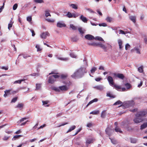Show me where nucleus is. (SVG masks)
<instances>
[{"label": "nucleus", "mask_w": 147, "mask_h": 147, "mask_svg": "<svg viewBox=\"0 0 147 147\" xmlns=\"http://www.w3.org/2000/svg\"><path fill=\"white\" fill-rule=\"evenodd\" d=\"M87 70L84 67H81L77 69L71 75L73 78H81L84 76L85 73L87 72Z\"/></svg>", "instance_id": "1"}, {"label": "nucleus", "mask_w": 147, "mask_h": 147, "mask_svg": "<svg viewBox=\"0 0 147 147\" xmlns=\"http://www.w3.org/2000/svg\"><path fill=\"white\" fill-rule=\"evenodd\" d=\"M147 113L146 111H142L138 113L136 115V117L134 119V122L137 123L142 122L143 120V117Z\"/></svg>", "instance_id": "2"}, {"label": "nucleus", "mask_w": 147, "mask_h": 147, "mask_svg": "<svg viewBox=\"0 0 147 147\" xmlns=\"http://www.w3.org/2000/svg\"><path fill=\"white\" fill-rule=\"evenodd\" d=\"M69 88L66 85L59 86L58 88L54 87L53 89L56 92H60L61 91H67Z\"/></svg>", "instance_id": "3"}, {"label": "nucleus", "mask_w": 147, "mask_h": 147, "mask_svg": "<svg viewBox=\"0 0 147 147\" xmlns=\"http://www.w3.org/2000/svg\"><path fill=\"white\" fill-rule=\"evenodd\" d=\"M107 80L110 85L111 86L114 85L115 84L114 80L112 77L111 76H108L107 78Z\"/></svg>", "instance_id": "4"}, {"label": "nucleus", "mask_w": 147, "mask_h": 147, "mask_svg": "<svg viewBox=\"0 0 147 147\" xmlns=\"http://www.w3.org/2000/svg\"><path fill=\"white\" fill-rule=\"evenodd\" d=\"M111 130L112 129L111 127H107L105 130L106 134L108 135L109 136H110L111 134Z\"/></svg>", "instance_id": "5"}, {"label": "nucleus", "mask_w": 147, "mask_h": 147, "mask_svg": "<svg viewBox=\"0 0 147 147\" xmlns=\"http://www.w3.org/2000/svg\"><path fill=\"white\" fill-rule=\"evenodd\" d=\"M11 89L5 90L4 91L5 94L3 95L4 97H6L7 96H8L9 95H11Z\"/></svg>", "instance_id": "6"}, {"label": "nucleus", "mask_w": 147, "mask_h": 147, "mask_svg": "<svg viewBox=\"0 0 147 147\" xmlns=\"http://www.w3.org/2000/svg\"><path fill=\"white\" fill-rule=\"evenodd\" d=\"M85 38L86 39L89 40H93L94 39V37L93 36L89 34L86 35Z\"/></svg>", "instance_id": "7"}, {"label": "nucleus", "mask_w": 147, "mask_h": 147, "mask_svg": "<svg viewBox=\"0 0 147 147\" xmlns=\"http://www.w3.org/2000/svg\"><path fill=\"white\" fill-rule=\"evenodd\" d=\"M49 36V34L47 32L42 33L40 35L42 38L45 39L47 36Z\"/></svg>", "instance_id": "8"}, {"label": "nucleus", "mask_w": 147, "mask_h": 147, "mask_svg": "<svg viewBox=\"0 0 147 147\" xmlns=\"http://www.w3.org/2000/svg\"><path fill=\"white\" fill-rule=\"evenodd\" d=\"M98 46L102 49L105 52H107V47L101 42L98 43Z\"/></svg>", "instance_id": "9"}, {"label": "nucleus", "mask_w": 147, "mask_h": 147, "mask_svg": "<svg viewBox=\"0 0 147 147\" xmlns=\"http://www.w3.org/2000/svg\"><path fill=\"white\" fill-rule=\"evenodd\" d=\"M55 81V79L53 76H50L49 78L48 82L49 83L52 84H53Z\"/></svg>", "instance_id": "10"}, {"label": "nucleus", "mask_w": 147, "mask_h": 147, "mask_svg": "<svg viewBox=\"0 0 147 147\" xmlns=\"http://www.w3.org/2000/svg\"><path fill=\"white\" fill-rule=\"evenodd\" d=\"M114 75L116 76L119 79L123 80V79L124 76L123 74H116L115 73L114 74Z\"/></svg>", "instance_id": "11"}, {"label": "nucleus", "mask_w": 147, "mask_h": 147, "mask_svg": "<svg viewBox=\"0 0 147 147\" xmlns=\"http://www.w3.org/2000/svg\"><path fill=\"white\" fill-rule=\"evenodd\" d=\"M57 26L58 27L62 28L63 27H65L66 25L64 23H62L60 22H59L57 23Z\"/></svg>", "instance_id": "12"}, {"label": "nucleus", "mask_w": 147, "mask_h": 147, "mask_svg": "<svg viewBox=\"0 0 147 147\" xmlns=\"http://www.w3.org/2000/svg\"><path fill=\"white\" fill-rule=\"evenodd\" d=\"M112 86L115 89L118 91H121V87L120 86L117 85L116 84H114V85H113Z\"/></svg>", "instance_id": "13"}, {"label": "nucleus", "mask_w": 147, "mask_h": 147, "mask_svg": "<svg viewBox=\"0 0 147 147\" xmlns=\"http://www.w3.org/2000/svg\"><path fill=\"white\" fill-rule=\"evenodd\" d=\"M94 88L96 90L102 91L103 89V86L101 85L96 86Z\"/></svg>", "instance_id": "14"}, {"label": "nucleus", "mask_w": 147, "mask_h": 147, "mask_svg": "<svg viewBox=\"0 0 147 147\" xmlns=\"http://www.w3.org/2000/svg\"><path fill=\"white\" fill-rule=\"evenodd\" d=\"M80 18L83 22L85 23L87 22L88 20L86 17H84L83 15H81Z\"/></svg>", "instance_id": "15"}, {"label": "nucleus", "mask_w": 147, "mask_h": 147, "mask_svg": "<svg viewBox=\"0 0 147 147\" xmlns=\"http://www.w3.org/2000/svg\"><path fill=\"white\" fill-rule=\"evenodd\" d=\"M130 139L131 143L133 144L136 143L137 142L138 140L136 138H130Z\"/></svg>", "instance_id": "16"}, {"label": "nucleus", "mask_w": 147, "mask_h": 147, "mask_svg": "<svg viewBox=\"0 0 147 147\" xmlns=\"http://www.w3.org/2000/svg\"><path fill=\"white\" fill-rule=\"evenodd\" d=\"M130 19L134 23L136 22V17L135 16H131L129 17Z\"/></svg>", "instance_id": "17"}, {"label": "nucleus", "mask_w": 147, "mask_h": 147, "mask_svg": "<svg viewBox=\"0 0 147 147\" xmlns=\"http://www.w3.org/2000/svg\"><path fill=\"white\" fill-rule=\"evenodd\" d=\"M98 101V99L96 98H94L93 100L90 101V102H89L88 103L87 105L86 106V107H87L89 105H90L92 103H93L94 102H96Z\"/></svg>", "instance_id": "18"}, {"label": "nucleus", "mask_w": 147, "mask_h": 147, "mask_svg": "<svg viewBox=\"0 0 147 147\" xmlns=\"http://www.w3.org/2000/svg\"><path fill=\"white\" fill-rule=\"evenodd\" d=\"M147 127V122L144 123L140 126V129H143Z\"/></svg>", "instance_id": "19"}, {"label": "nucleus", "mask_w": 147, "mask_h": 147, "mask_svg": "<svg viewBox=\"0 0 147 147\" xmlns=\"http://www.w3.org/2000/svg\"><path fill=\"white\" fill-rule=\"evenodd\" d=\"M107 96L109 97L112 98H114L115 97V95L111 94L110 92H109L107 94Z\"/></svg>", "instance_id": "20"}, {"label": "nucleus", "mask_w": 147, "mask_h": 147, "mask_svg": "<svg viewBox=\"0 0 147 147\" xmlns=\"http://www.w3.org/2000/svg\"><path fill=\"white\" fill-rule=\"evenodd\" d=\"M60 76V78L61 79H64L67 77V74H61Z\"/></svg>", "instance_id": "21"}, {"label": "nucleus", "mask_w": 147, "mask_h": 147, "mask_svg": "<svg viewBox=\"0 0 147 147\" xmlns=\"http://www.w3.org/2000/svg\"><path fill=\"white\" fill-rule=\"evenodd\" d=\"M118 43L119 46V49H122L123 48V46H122L123 43L122 41L121 40H119L118 41Z\"/></svg>", "instance_id": "22"}, {"label": "nucleus", "mask_w": 147, "mask_h": 147, "mask_svg": "<svg viewBox=\"0 0 147 147\" xmlns=\"http://www.w3.org/2000/svg\"><path fill=\"white\" fill-rule=\"evenodd\" d=\"M113 18L109 17H107L106 19V21L108 22H112L113 21Z\"/></svg>", "instance_id": "23"}, {"label": "nucleus", "mask_w": 147, "mask_h": 147, "mask_svg": "<svg viewBox=\"0 0 147 147\" xmlns=\"http://www.w3.org/2000/svg\"><path fill=\"white\" fill-rule=\"evenodd\" d=\"M109 139L111 140V142L114 144H116L117 143V141L114 139H112L110 138H109Z\"/></svg>", "instance_id": "24"}, {"label": "nucleus", "mask_w": 147, "mask_h": 147, "mask_svg": "<svg viewBox=\"0 0 147 147\" xmlns=\"http://www.w3.org/2000/svg\"><path fill=\"white\" fill-rule=\"evenodd\" d=\"M34 2L38 3H44V1L43 0H33Z\"/></svg>", "instance_id": "25"}, {"label": "nucleus", "mask_w": 147, "mask_h": 147, "mask_svg": "<svg viewBox=\"0 0 147 147\" xmlns=\"http://www.w3.org/2000/svg\"><path fill=\"white\" fill-rule=\"evenodd\" d=\"M138 71L140 73H142L143 71V66H141L138 69Z\"/></svg>", "instance_id": "26"}, {"label": "nucleus", "mask_w": 147, "mask_h": 147, "mask_svg": "<svg viewBox=\"0 0 147 147\" xmlns=\"http://www.w3.org/2000/svg\"><path fill=\"white\" fill-rule=\"evenodd\" d=\"M24 106V104L22 103H19L16 106V107L22 109Z\"/></svg>", "instance_id": "27"}, {"label": "nucleus", "mask_w": 147, "mask_h": 147, "mask_svg": "<svg viewBox=\"0 0 147 147\" xmlns=\"http://www.w3.org/2000/svg\"><path fill=\"white\" fill-rule=\"evenodd\" d=\"M99 110L94 111L90 113V114L93 115H97L99 113Z\"/></svg>", "instance_id": "28"}, {"label": "nucleus", "mask_w": 147, "mask_h": 147, "mask_svg": "<svg viewBox=\"0 0 147 147\" xmlns=\"http://www.w3.org/2000/svg\"><path fill=\"white\" fill-rule=\"evenodd\" d=\"M115 130L116 132H119L120 133H122V131L120 129L117 127H116L115 128Z\"/></svg>", "instance_id": "29"}, {"label": "nucleus", "mask_w": 147, "mask_h": 147, "mask_svg": "<svg viewBox=\"0 0 147 147\" xmlns=\"http://www.w3.org/2000/svg\"><path fill=\"white\" fill-rule=\"evenodd\" d=\"M76 126L74 125H73V126H71L70 127V128L69 129L68 131L67 132V133H68L69 132L71 131L72 130H74L76 128Z\"/></svg>", "instance_id": "30"}, {"label": "nucleus", "mask_w": 147, "mask_h": 147, "mask_svg": "<svg viewBox=\"0 0 147 147\" xmlns=\"http://www.w3.org/2000/svg\"><path fill=\"white\" fill-rule=\"evenodd\" d=\"M13 22H12V20H10V23L8 24V28L9 30H10V28H11L12 27Z\"/></svg>", "instance_id": "31"}, {"label": "nucleus", "mask_w": 147, "mask_h": 147, "mask_svg": "<svg viewBox=\"0 0 147 147\" xmlns=\"http://www.w3.org/2000/svg\"><path fill=\"white\" fill-rule=\"evenodd\" d=\"M41 84H36V89L37 90H39L41 88Z\"/></svg>", "instance_id": "32"}, {"label": "nucleus", "mask_w": 147, "mask_h": 147, "mask_svg": "<svg viewBox=\"0 0 147 147\" xmlns=\"http://www.w3.org/2000/svg\"><path fill=\"white\" fill-rule=\"evenodd\" d=\"M134 50L136 51L137 53L139 54H141L140 50L138 48L136 47H134Z\"/></svg>", "instance_id": "33"}, {"label": "nucleus", "mask_w": 147, "mask_h": 147, "mask_svg": "<svg viewBox=\"0 0 147 147\" xmlns=\"http://www.w3.org/2000/svg\"><path fill=\"white\" fill-rule=\"evenodd\" d=\"M24 79H22L20 80H16L14 81V82L13 83V84H17V83H19V84H21L22 82L24 81Z\"/></svg>", "instance_id": "34"}, {"label": "nucleus", "mask_w": 147, "mask_h": 147, "mask_svg": "<svg viewBox=\"0 0 147 147\" xmlns=\"http://www.w3.org/2000/svg\"><path fill=\"white\" fill-rule=\"evenodd\" d=\"M106 115L105 111H103L102 112L101 115V117L102 118H105Z\"/></svg>", "instance_id": "35"}, {"label": "nucleus", "mask_w": 147, "mask_h": 147, "mask_svg": "<svg viewBox=\"0 0 147 147\" xmlns=\"http://www.w3.org/2000/svg\"><path fill=\"white\" fill-rule=\"evenodd\" d=\"M98 43L92 42V43H88V44L89 45L93 46H98Z\"/></svg>", "instance_id": "36"}, {"label": "nucleus", "mask_w": 147, "mask_h": 147, "mask_svg": "<svg viewBox=\"0 0 147 147\" xmlns=\"http://www.w3.org/2000/svg\"><path fill=\"white\" fill-rule=\"evenodd\" d=\"M66 16L69 18H71L73 17L72 14L69 12H68L66 15Z\"/></svg>", "instance_id": "37"}, {"label": "nucleus", "mask_w": 147, "mask_h": 147, "mask_svg": "<svg viewBox=\"0 0 147 147\" xmlns=\"http://www.w3.org/2000/svg\"><path fill=\"white\" fill-rule=\"evenodd\" d=\"M70 6L72 8L75 9H77L78 7L75 4H71L70 5Z\"/></svg>", "instance_id": "38"}, {"label": "nucleus", "mask_w": 147, "mask_h": 147, "mask_svg": "<svg viewBox=\"0 0 147 147\" xmlns=\"http://www.w3.org/2000/svg\"><path fill=\"white\" fill-rule=\"evenodd\" d=\"M80 34L83 36V34L84 33V31L82 30L81 28H79L78 29Z\"/></svg>", "instance_id": "39"}, {"label": "nucleus", "mask_w": 147, "mask_h": 147, "mask_svg": "<svg viewBox=\"0 0 147 147\" xmlns=\"http://www.w3.org/2000/svg\"><path fill=\"white\" fill-rule=\"evenodd\" d=\"M18 99V97H16L13 98L11 100V103H15L17 100Z\"/></svg>", "instance_id": "40"}, {"label": "nucleus", "mask_w": 147, "mask_h": 147, "mask_svg": "<svg viewBox=\"0 0 147 147\" xmlns=\"http://www.w3.org/2000/svg\"><path fill=\"white\" fill-rule=\"evenodd\" d=\"M122 103V102L120 100H118L117 101L115 102L114 104V105H115L121 104Z\"/></svg>", "instance_id": "41"}, {"label": "nucleus", "mask_w": 147, "mask_h": 147, "mask_svg": "<svg viewBox=\"0 0 147 147\" xmlns=\"http://www.w3.org/2000/svg\"><path fill=\"white\" fill-rule=\"evenodd\" d=\"M97 68L94 67L92 68L90 70L91 73H94L96 70Z\"/></svg>", "instance_id": "42"}, {"label": "nucleus", "mask_w": 147, "mask_h": 147, "mask_svg": "<svg viewBox=\"0 0 147 147\" xmlns=\"http://www.w3.org/2000/svg\"><path fill=\"white\" fill-rule=\"evenodd\" d=\"M35 47L37 49V51H39L42 50V49L40 48V46L38 45H36Z\"/></svg>", "instance_id": "43"}, {"label": "nucleus", "mask_w": 147, "mask_h": 147, "mask_svg": "<svg viewBox=\"0 0 147 147\" xmlns=\"http://www.w3.org/2000/svg\"><path fill=\"white\" fill-rule=\"evenodd\" d=\"M125 85L127 88V89L130 88L131 87V86L130 84L128 83H127L125 84Z\"/></svg>", "instance_id": "44"}, {"label": "nucleus", "mask_w": 147, "mask_h": 147, "mask_svg": "<svg viewBox=\"0 0 147 147\" xmlns=\"http://www.w3.org/2000/svg\"><path fill=\"white\" fill-rule=\"evenodd\" d=\"M92 142V139L87 140L86 142V144H89Z\"/></svg>", "instance_id": "45"}, {"label": "nucleus", "mask_w": 147, "mask_h": 147, "mask_svg": "<svg viewBox=\"0 0 147 147\" xmlns=\"http://www.w3.org/2000/svg\"><path fill=\"white\" fill-rule=\"evenodd\" d=\"M45 16L46 17H47L48 16H51V15L50 13H49V11L48 10H46L45 11Z\"/></svg>", "instance_id": "46"}, {"label": "nucleus", "mask_w": 147, "mask_h": 147, "mask_svg": "<svg viewBox=\"0 0 147 147\" xmlns=\"http://www.w3.org/2000/svg\"><path fill=\"white\" fill-rule=\"evenodd\" d=\"M72 14L73 17L74 18H76L79 15V14L78 13H72Z\"/></svg>", "instance_id": "47"}, {"label": "nucleus", "mask_w": 147, "mask_h": 147, "mask_svg": "<svg viewBox=\"0 0 147 147\" xmlns=\"http://www.w3.org/2000/svg\"><path fill=\"white\" fill-rule=\"evenodd\" d=\"M70 27L73 30H76L77 29V28L73 24H71L70 25Z\"/></svg>", "instance_id": "48"}, {"label": "nucleus", "mask_w": 147, "mask_h": 147, "mask_svg": "<svg viewBox=\"0 0 147 147\" xmlns=\"http://www.w3.org/2000/svg\"><path fill=\"white\" fill-rule=\"evenodd\" d=\"M51 76L53 77L55 79L56 78H59L60 77V76H59V75H54Z\"/></svg>", "instance_id": "49"}, {"label": "nucleus", "mask_w": 147, "mask_h": 147, "mask_svg": "<svg viewBox=\"0 0 147 147\" xmlns=\"http://www.w3.org/2000/svg\"><path fill=\"white\" fill-rule=\"evenodd\" d=\"M99 26H100L106 27L107 26V24L105 23H102L99 24H98Z\"/></svg>", "instance_id": "50"}, {"label": "nucleus", "mask_w": 147, "mask_h": 147, "mask_svg": "<svg viewBox=\"0 0 147 147\" xmlns=\"http://www.w3.org/2000/svg\"><path fill=\"white\" fill-rule=\"evenodd\" d=\"M20 56H22L23 58L24 59H26L28 57H29L30 56H28L27 55H24L23 54H21L19 55V57Z\"/></svg>", "instance_id": "51"}, {"label": "nucleus", "mask_w": 147, "mask_h": 147, "mask_svg": "<svg viewBox=\"0 0 147 147\" xmlns=\"http://www.w3.org/2000/svg\"><path fill=\"white\" fill-rule=\"evenodd\" d=\"M121 106L123 108H126L128 107V105L127 104H125L123 105H121ZM119 107H120L119 106Z\"/></svg>", "instance_id": "52"}, {"label": "nucleus", "mask_w": 147, "mask_h": 147, "mask_svg": "<svg viewBox=\"0 0 147 147\" xmlns=\"http://www.w3.org/2000/svg\"><path fill=\"white\" fill-rule=\"evenodd\" d=\"M18 6L17 4L16 3L13 6V10H15L17 8Z\"/></svg>", "instance_id": "53"}, {"label": "nucleus", "mask_w": 147, "mask_h": 147, "mask_svg": "<svg viewBox=\"0 0 147 147\" xmlns=\"http://www.w3.org/2000/svg\"><path fill=\"white\" fill-rule=\"evenodd\" d=\"M95 39L100 41H102L103 40V39L101 37H96L95 38Z\"/></svg>", "instance_id": "54"}, {"label": "nucleus", "mask_w": 147, "mask_h": 147, "mask_svg": "<svg viewBox=\"0 0 147 147\" xmlns=\"http://www.w3.org/2000/svg\"><path fill=\"white\" fill-rule=\"evenodd\" d=\"M32 20V18L31 16H28L27 18V20L29 22H30Z\"/></svg>", "instance_id": "55"}, {"label": "nucleus", "mask_w": 147, "mask_h": 147, "mask_svg": "<svg viewBox=\"0 0 147 147\" xmlns=\"http://www.w3.org/2000/svg\"><path fill=\"white\" fill-rule=\"evenodd\" d=\"M92 126V123H88L86 125V126L88 127H90Z\"/></svg>", "instance_id": "56"}, {"label": "nucleus", "mask_w": 147, "mask_h": 147, "mask_svg": "<svg viewBox=\"0 0 147 147\" xmlns=\"http://www.w3.org/2000/svg\"><path fill=\"white\" fill-rule=\"evenodd\" d=\"M130 46L128 44H127L125 46V49L127 50L128 48H130Z\"/></svg>", "instance_id": "57"}, {"label": "nucleus", "mask_w": 147, "mask_h": 147, "mask_svg": "<svg viewBox=\"0 0 147 147\" xmlns=\"http://www.w3.org/2000/svg\"><path fill=\"white\" fill-rule=\"evenodd\" d=\"M28 118L27 117L22 118L20 120V122L21 123L24 121V120L27 119Z\"/></svg>", "instance_id": "58"}, {"label": "nucleus", "mask_w": 147, "mask_h": 147, "mask_svg": "<svg viewBox=\"0 0 147 147\" xmlns=\"http://www.w3.org/2000/svg\"><path fill=\"white\" fill-rule=\"evenodd\" d=\"M22 135H15L13 136V138H18L20 137H22Z\"/></svg>", "instance_id": "59"}, {"label": "nucleus", "mask_w": 147, "mask_h": 147, "mask_svg": "<svg viewBox=\"0 0 147 147\" xmlns=\"http://www.w3.org/2000/svg\"><path fill=\"white\" fill-rule=\"evenodd\" d=\"M71 57L73 58H76V56L73 53H71L70 54Z\"/></svg>", "instance_id": "60"}, {"label": "nucleus", "mask_w": 147, "mask_h": 147, "mask_svg": "<svg viewBox=\"0 0 147 147\" xmlns=\"http://www.w3.org/2000/svg\"><path fill=\"white\" fill-rule=\"evenodd\" d=\"M1 68L3 69H5V70H7L8 69V66L6 67L3 66L1 67Z\"/></svg>", "instance_id": "61"}, {"label": "nucleus", "mask_w": 147, "mask_h": 147, "mask_svg": "<svg viewBox=\"0 0 147 147\" xmlns=\"http://www.w3.org/2000/svg\"><path fill=\"white\" fill-rule=\"evenodd\" d=\"M48 22H54V20L53 19H47L46 20Z\"/></svg>", "instance_id": "62"}, {"label": "nucleus", "mask_w": 147, "mask_h": 147, "mask_svg": "<svg viewBox=\"0 0 147 147\" xmlns=\"http://www.w3.org/2000/svg\"><path fill=\"white\" fill-rule=\"evenodd\" d=\"M71 41L73 42H76L78 40V39L75 37L72 38H71Z\"/></svg>", "instance_id": "63"}, {"label": "nucleus", "mask_w": 147, "mask_h": 147, "mask_svg": "<svg viewBox=\"0 0 147 147\" xmlns=\"http://www.w3.org/2000/svg\"><path fill=\"white\" fill-rule=\"evenodd\" d=\"M42 102L43 104V105H47L49 102V101H48L42 100Z\"/></svg>", "instance_id": "64"}]
</instances>
